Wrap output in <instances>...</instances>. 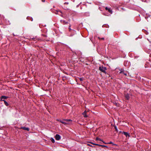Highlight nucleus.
<instances>
[{
	"label": "nucleus",
	"instance_id": "nucleus-21",
	"mask_svg": "<svg viewBox=\"0 0 151 151\" xmlns=\"http://www.w3.org/2000/svg\"><path fill=\"white\" fill-rule=\"evenodd\" d=\"M114 128H115V130L116 131V132H118V130L117 129V127H116V126H115L114 127Z\"/></svg>",
	"mask_w": 151,
	"mask_h": 151
},
{
	"label": "nucleus",
	"instance_id": "nucleus-14",
	"mask_svg": "<svg viewBox=\"0 0 151 151\" xmlns=\"http://www.w3.org/2000/svg\"><path fill=\"white\" fill-rule=\"evenodd\" d=\"M96 140H99L101 141H102V140L101 139L98 137L96 138Z\"/></svg>",
	"mask_w": 151,
	"mask_h": 151
},
{
	"label": "nucleus",
	"instance_id": "nucleus-7",
	"mask_svg": "<svg viewBox=\"0 0 151 151\" xmlns=\"http://www.w3.org/2000/svg\"><path fill=\"white\" fill-rule=\"evenodd\" d=\"M86 112L87 111H85L82 113V114L83 115L84 117L85 118L88 117V116L86 114Z\"/></svg>",
	"mask_w": 151,
	"mask_h": 151
},
{
	"label": "nucleus",
	"instance_id": "nucleus-20",
	"mask_svg": "<svg viewBox=\"0 0 151 151\" xmlns=\"http://www.w3.org/2000/svg\"><path fill=\"white\" fill-rule=\"evenodd\" d=\"M35 39V38H34V37H32V38H31L30 37L29 39V40H34Z\"/></svg>",
	"mask_w": 151,
	"mask_h": 151
},
{
	"label": "nucleus",
	"instance_id": "nucleus-19",
	"mask_svg": "<svg viewBox=\"0 0 151 151\" xmlns=\"http://www.w3.org/2000/svg\"><path fill=\"white\" fill-rule=\"evenodd\" d=\"M70 27H71V25L70 24L69 27V31H70V32L71 31V30H72V29H71L70 28Z\"/></svg>",
	"mask_w": 151,
	"mask_h": 151
},
{
	"label": "nucleus",
	"instance_id": "nucleus-10",
	"mask_svg": "<svg viewBox=\"0 0 151 151\" xmlns=\"http://www.w3.org/2000/svg\"><path fill=\"white\" fill-rule=\"evenodd\" d=\"M2 101H4V103L5 104L6 106H9V104L8 103L6 102L5 100H2Z\"/></svg>",
	"mask_w": 151,
	"mask_h": 151
},
{
	"label": "nucleus",
	"instance_id": "nucleus-15",
	"mask_svg": "<svg viewBox=\"0 0 151 151\" xmlns=\"http://www.w3.org/2000/svg\"><path fill=\"white\" fill-rule=\"evenodd\" d=\"M99 145V146H101L103 147H108L104 145Z\"/></svg>",
	"mask_w": 151,
	"mask_h": 151
},
{
	"label": "nucleus",
	"instance_id": "nucleus-9",
	"mask_svg": "<svg viewBox=\"0 0 151 151\" xmlns=\"http://www.w3.org/2000/svg\"><path fill=\"white\" fill-rule=\"evenodd\" d=\"M123 133L124 135H125L127 137H129V134L127 132H123Z\"/></svg>",
	"mask_w": 151,
	"mask_h": 151
},
{
	"label": "nucleus",
	"instance_id": "nucleus-5",
	"mask_svg": "<svg viewBox=\"0 0 151 151\" xmlns=\"http://www.w3.org/2000/svg\"><path fill=\"white\" fill-rule=\"evenodd\" d=\"M55 138L56 140H59L60 138V136L59 135L56 134L55 136Z\"/></svg>",
	"mask_w": 151,
	"mask_h": 151
},
{
	"label": "nucleus",
	"instance_id": "nucleus-27",
	"mask_svg": "<svg viewBox=\"0 0 151 151\" xmlns=\"http://www.w3.org/2000/svg\"><path fill=\"white\" fill-rule=\"evenodd\" d=\"M109 144H113V143L111 142H110L109 143Z\"/></svg>",
	"mask_w": 151,
	"mask_h": 151
},
{
	"label": "nucleus",
	"instance_id": "nucleus-3",
	"mask_svg": "<svg viewBox=\"0 0 151 151\" xmlns=\"http://www.w3.org/2000/svg\"><path fill=\"white\" fill-rule=\"evenodd\" d=\"M107 12L106 13H103V14L104 15L109 16L110 15V14H109L108 12H109L110 14H111L112 13V10H107Z\"/></svg>",
	"mask_w": 151,
	"mask_h": 151
},
{
	"label": "nucleus",
	"instance_id": "nucleus-13",
	"mask_svg": "<svg viewBox=\"0 0 151 151\" xmlns=\"http://www.w3.org/2000/svg\"><path fill=\"white\" fill-rule=\"evenodd\" d=\"M51 140V141L53 143H54L55 142V141L54 139L52 138H51L50 139Z\"/></svg>",
	"mask_w": 151,
	"mask_h": 151
},
{
	"label": "nucleus",
	"instance_id": "nucleus-12",
	"mask_svg": "<svg viewBox=\"0 0 151 151\" xmlns=\"http://www.w3.org/2000/svg\"><path fill=\"white\" fill-rule=\"evenodd\" d=\"M90 143H91V144H92L93 145H97V146L99 145V144L94 143H93L91 142H90Z\"/></svg>",
	"mask_w": 151,
	"mask_h": 151
},
{
	"label": "nucleus",
	"instance_id": "nucleus-22",
	"mask_svg": "<svg viewBox=\"0 0 151 151\" xmlns=\"http://www.w3.org/2000/svg\"><path fill=\"white\" fill-rule=\"evenodd\" d=\"M79 80L81 81H83V79L82 78H79Z\"/></svg>",
	"mask_w": 151,
	"mask_h": 151
},
{
	"label": "nucleus",
	"instance_id": "nucleus-33",
	"mask_svg": "<svg viewBox=\"0 0 151 151\" xmlns=\"http://www.w3.org/2000/svg\"><path fill=\"white\" fill-rule=\"evenodd\" d=\"M122 10H123V9H123V8H122Z\"/></svg>",
	"mask_w": 151,
	"mask_h": 151
},
{
	"label": "nucleus",
	"instance_id": "nucleus-25",
	"mask_svg": "<svg viewBox=\"0 0 151 151\" xmlns=\"http://www.w3.org/2000/svg\"><path fill=\"white\" fill-rule=\"evenodd\" d=\"M105 9H110L109 8H108L107 7H105Z\"/></svg>",
	"mask_w": 151,
	"mask_h": 151
},
{
	"label": "nucleus",
	"instance_id": "nucleus-26",
	"mask_svg": "<svg viewBox=\"0 0 151 151\" xmlns=\"http://www.w3.org/2000/svg\"><path fill=\"white\" fill-rule=\"evenodd\" d=\"M42 36H43L44 37H46L47 36L46 35H42Z\"/></svg>",
	"mask_w": 151,
	"mask_h": 151
},
{
	"label": "nucleus",
	"instance_id": "nucleus-6",
	"mask_svg": "<svg viewBox=\"0 0 151 151\" xmlns=\"http://www.w3.org/2000/svg\"><path fill=\"white\" fill-rule=\"evenodd\" d=\"M20 129H22L25 130L29 131V128L28 127H21Z\"/></svg>",
	"mask_w": 151,
	"mask_h": 151
},
{
	"label": "nucleus",
	"instance_id": "nucleus-18",
	"mask_svg": "<svg viewBox=\"0 0 151 151\" xmlns=\"http://www.w3.org/2000/svg\"><path fill=\"white\" fill-rule=\"evenodd\" d=\"M87 145L88 146H89L90 147H95V146H92L89 144H87Z\"/></svg>",
	"mask_w": 151,
	"mask_h": 151
},
{
	"label": "nucleus",
	"instance_id": "nucleus-23",
	"mask_svg": "<svg viewBox=\"0 0 151 151\" xmlns=\"http://www.w3.org/2000/svg\"><path fill=\"white\" fill-rule=\"evenodd\" d=\"M98 38L99 39H101V40H104V38H100L99 37H98Z\"/></svg>",
	"mask_w": 151,
	"mask_h": 151
},
{
	"label": "nucleus",
	"instance_id": "nucleus-29",
	"mask_svg": "<svg viewBox=\"0 0 151 151\" xmlns=\"http://www.w3.org/2000/svg\"><path fill=\"white\" fill-rule=\"evenodd\" d=\"M113 145H116L115 144H113Z\"/></svg>",
	"mask_w": 151,
	"mask_h": 151
},
{
	"label": "nucleus",
	"instance_id": "nucleus-30",
	"mask_svg": "<svg viewBox=\"0 0 151 151\" xmlns=\"http://www.w3.org/2000/svg\"><path fill=\"white\" fill-rule=\"evenodd\" d=\"M29 18H28V17H27V19H29Z\"/></svg>",
	"mask_w": 151,
	"mask_h": 151
},
{
	"label": "nucleus",
	"instance_id": "nucleus-1",
	"mask_svg": "<svg viewBox=\"0 0 151 151\" xmlns=\"http://www.w3.org/2000/svg\"><path fill=\"white\" fill-rule=\"evenodd\" d=\"M99 70L102 72L106 74V70H107L106 68L102 66H100L99 68Z\"/></svg>",
	"mask_w": 151,
	"mask_h": 151
},
{
	"label": "nucleus",
	"instance_id": "nucleus-32",
	"mask_svg": "<svg viewBox=\"0 0 151 151\" xmlns=\"http://www.w3.org/2000/svg\"><path fill=\"white\" fill-rule=\"evenodd\" d=\"M66 2H65V4H66Z\"/></svg>",
	"mask_w": 151,
	"mask_h": 151
},
{
	"label": "nucleus",
	"instance_id": "nucleus-16",
	"mask_svg": "<svg viewBox=\"0 0 151 151\" xmlns=\"http://www.w3.org/2000/svg\"><path fill=\"white\" fill-rule=\"evenodd\" d=\"M65 120L67 122H71L72 120L70 119H65Z\"/></svg>",
	"mask_w": 151,
	"mask_h": 151
},
{
	"label": "nucleus",
	"instance_id": "nucleus-24",
	"mask_svg": "<svg viewBox=\"0 0 151 151\" xmlns=\"http://www.w3.org/2000/svg\"><path fill=\"white\" fill-rule=\"evenodd\" d=\"M122 71H121V72H120V73H122ZM123 73L125 75H126V74H125V73H124V72H123Z\"/></svg>",
	"mask_w": 151,
	"mask_h": 151
},
{
	"label": "nucleus",
	"instance_id": "nucleus-17",
	"mask_svg": "<svg viewBox=\"0 0 151 151\" xmlns=\"http://www.w3.org/2000/svg\"><path fill=\"white\" fill-rule=\"evenodd\" d=\"M60 122L62 124H67V123L65 122H63V121H60Z\"/></svg>",
	"mask_w": 151,
	"mask_h": 151
},
{
	"label": "nucleus",
	"instance_id": "nucleus-2",
	"mask_svg": "<svg viewBox=\"0 0 151 151\" xmlns=\"http://www.w3.org/2000/svg\"><path fill=\"white\" fill-rule=\"evenodd\" d=\"M53 13H55L56 14H58L62 16L61 14H62V12L60 10H56L55 12L52 11Z\"/></svg>",
	"mask_w": 151,
	"mask_h": 151
},
{
	"label": "nucleus",
	"instance_id": "nucleus-11",
	"mask_svg": "<svg viewBox=\"0 0 151 151\" xmlns=\"http://www.w3.org/2000/svg\"><path fill=\"white\" fill-rule=\"evenodd\" d=\"M61 22L62 24H66L68 23V22H66L64 20H61Z\"/></svg>",
	"mask_w": 151,
	"mask_h": 151
},
{
	"label": "nucleus",
	"instance_id": "nucleus-28",
	"mask_svg": "<svg viewBox=\"0 0 151 151\" xmlns=\"http://www.w3.org/2000/svg\"><path fill=\"white\" fill-rule=\"evenodd\" d=\"M42 1L43 2H44L45 1V0H42Z\"/></svg>",
	"mask_w": 151,
	"mask_h": 151
},
{
	"label": "nucleus",
	"instance_id": "nucleus-8",
	"mask_svg": "<svg viewBox=\"0 0 151 151\" xmlns=\"http://www.w3.org/2000/svg\"><path fill=\"white\" fill-rule=\"evenodd\" d=\"M8 97H8L6 96H2L1 97V101H2V100H2L3 99H6L7 98H8Z\"/></svg>",
	"mask_w": 151,
	"mask_h": 151
},
{
	"label": "nucleus",
	"instance_id": "nucleus-4",
	"mask_svg": "<svg viewBox=\"0 0 151 151\" xmlns=\"http://www.w3.org/2000/svg\"><path fill=\"white\" fill-rule=\"evenodd\" d=\"M124 96L125 99L127 100H129L130 97L129 94L127 93H125L124 94Z\"/></svg>",
	"mask_w": 151,
	"mask_h": 151
},
{
	"label": "nucleus",
	"instance_id": "nucleus-31",
	"mask_svg": "<svg viewBox=\"0 0 151 151\" xmlns=\"http://www.w3.org/2000/svg\"><path fill=\"white\" fill-rule=\"evenodd\" d=\"M102 142H103L104 143H105V144H106V143H105V142H103V141H102Z\"/></svg>",
	"mask_w": 151,
	"mask_h": 151
}]
</instances>
